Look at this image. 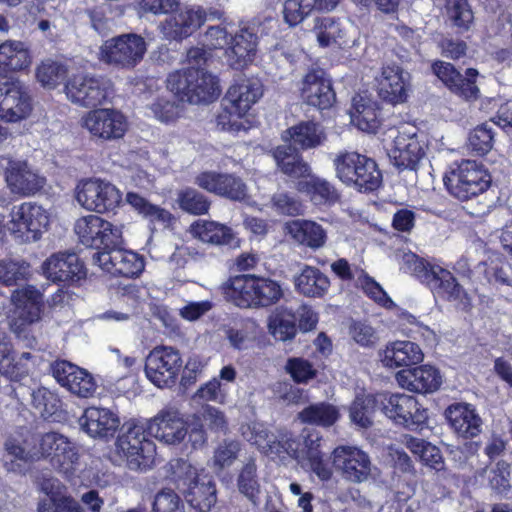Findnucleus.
<instances>
[{
    "label": "nucleus",
    "mask_w": 512,
    "mask_h": 512,
    "mask_svg": "<svg viewBox=\"0 0 512 512\" xmlns=\"http://www.w3.org/2000/svg\"><path fill=\"white\" fill-rule=\"evenodd\" d=\"M336 178L359 192H373L382 184V173L377 163L354 151L339 152L334 160Z\"/></svg>",
    "instance_id": "nucleus-1"
},
{
    "label": "nucleus",
    "mask_w": 512,
    "mask_h": 512,
    "mask_svg": "<svg viewBox=\"0 0 512 512\" xmlns=\"http://www.w3.org/2000/svg\"><path fill=\"white\" fill-rule=\"evenodd\" d=\"M167 88L191 104L211 102L220 94L217 79L203 68L188 67L169 74Z\"/></svg>",
    "instance_id": "nucleus-2"
},
{
    "label": "nucleus",
    "mask_w": 512,
    "mask_h": 512,
    "mask_svg": "<svg viewBox=\"0 0 512 512\" xmlns=\"http://www.w3.org/2000/svg\"><path fill=\"white\" fill-rule=\"evenodd\" d=\"M444 182L452 196L466 201L486 191L491 176L482 164L463 160L446 175Z\"/></svg>",
    "instance_id": "nucleus-3"
},
{
    "label": "nucleus",
    "mask_w": 512,
    "mask_h": 512,
    "mask_svg": "<svg viewBox=\"0 0 512 512\" xmlns=\"http://www.w3.org/2000/svg\"><path fill=\"white\" fill-rule=\"evenodd\" d=\"M49 224V214L40 205L23 202L14 205L9 213L7 228L21 243L36 242Z\"/></svg>",
    "instance_id": "nucleus-4"
},
{
    "label": "nucleus",
    "mask_w": 512,
    "mask_h": 512,
    "mask_svg": "<svg viewBox=\"0 0 512 512\" xmlns=\"http://www.w3.org/2000/svg\"><path fill=\"white\" fill-rule=\"evenodd\" d=\"M146 50L143 37L127 33L106 40L100 47V59L109 65L132 69L142 61Z\"/></svg>",
    "instance_id": "nucleus-5"
},
{
    "label": "nucleus",
    "mask_w": 512,
    "mask_h": 512,
    "mask_svg": "<svg viewBox=\"0 0 512 512\" xmlns=\"http://www.w3.org/2000/svg\"><path fill=\"white\" fill-rule=\"evenodd\" d=\"M75 198L82 208L96 213L113 211L122 201L118 188L100 178L81 180L75 188Z\"/></svg>",
    "instance_id": "nucleus-6"
},
{
    "label": "nucleus",
    "mask_w": 512,
    "mask_h": 512,
    "mask_svg": "<svg viewBox=\"0 0 512 512\" xmlns=\"http://www.w3.org/2000/svg\"><path fill=\"white\" fill-rule=\"evenodd\" d=\"M64 91L73 104L94 108L102 105L111 96L112 84L106 78L80 73L67 80Z\"/></svg>",
    "instance_id": "nucleus-7"
},
{
    "label": "nucleus",
    "mask_w": 512,
    "mask_h": 512,
    "mask_svg": "<svg viewBox=\"0 0 512 512\" xmlns=\"http://www.w3.org/2000/svg\"><path fill=\"white\" fill-rule=\"evenodd\" d=\"M182 365L179 350L171 346H156L146 357L145 373L155 386L170 388L175 385Z\"/></svg>",
    "instance_id": "nucleus-8"
},
{
    "label": "nucleus",
    "mask_w": 512,
    "mask_h": 512,
    "mask_svg": "<svg viewBox=\"0 0 512 512\" xmlns=\"http://www.w3.org/2000/svg\"><path fill=\"white\" fill-rule=\"evenodd\" d=\"M380 410L396 424L408 429H418L427 418V410L422 408L414 396L404 393H379Z\"/></svg>",
    "instance_id": "nucleus-9"
},
{
    "label": "nucleus",
    "mask_w": 512,
    "mask_h": 512,
    "mask_svg": "<svg viewBox=\"0 0 512 512\" xmlns=\"http://www.w3.org/2000/svg\"><path fill=\"white\" fill-rule=\"evenodd\" d=\"M386 136L391 140L388 155L393 164L401 170H414L424 155L416 128L408 125L391 128Z\"/></svg>",
    "instance_id": "nucleus-10"
},
{
    "label": "nucleus",
    "mask_w": 512,
    "mask_h": 512,
    "mask_svg": "<svg viewBox=\"0 0 512 512\" xmlns=\"http://www.w3.org/2000/svg\"><path fill=\"white\" fill-rule=\"evenodd\" d=\"M74 231L83 245L97 249L103 247L104 250L116 247L122 237L118 227L97 215L77 219Z\"/></svg>",
    "instance_id": "nucleus-11"
},
{
    "label": "nucleus",
    "mask_w": 512,
    "mask_h": 512,
    "mask_svg": "<svg viewBox=\"0 0 512 512\" xmlns=\"http://www.w3.org/2000/svg\"><path fill=\"white\" fill-rule=\"evenodd\" d=\"M32 111L27 87L17 79L0 78V118L7 122L25 119Z\"/></svg>",
    "instance_id": "nucleus-12"
},
{
    "label": "nucleus",
    "mask_w": 512,
    "mask_h": 512,
    "mask_svg": "<svg viewBox=\"0 0 512 512\" xmlns=\"http://www.w3.org/2000/svg\"><path fill=\"white\" fill-rule=\"evenodd\" d=\"M81 121L82 127L87 129L92 137L102 141L120 139L128 129L126 117L115 109H94L88 112Z\"/></svg>",
    "instance_id": "nucleus-13"
},
{
    "label": "nucleus",
    "mask_w": 512,
    "mask_h": 512,
    "mask_svg": "<svg viewBox=\"0 0 512 512\" xmlns=\"http://www.w3.org/2000/svg\"><path fill=\"white\" fill-rule=\"evenodd\" d=\"M331 457L334 467L345 480L362 483L371 475L372 463L368 453L356 446H337Z\"/></svg>",
    "instance_id": "nucleus-14"
},
{
    "label": "nucleus",
    "mask_w": 512,
    "mask_h": 512,
    "mask_svg": "<svg viewBox=\"0 0 512 512\" xmlns=\"http://www.w3.org/2000/svg\"><path fill=\"white\" fill-rule=\"evenodd\" d=\"M206 21V12L199 6H185L172 11L159 25L167 40L181 41L191 36Z\"/></svg>",
    "instance_id": "nucleus-15"
},
{
    "label": "nucleus",
    "mask_w": 512,
    "mask_h": 512,
    "mask_svg": "<svg viewBox=\"0 0 512 512\" xmlns=\"http://www.w3.org/2000/svg\"><path fill=\"white\" fill-rule=\"evenodd\" d=\"M117 453L125 458L131 470L146 466V461L154 454V444L145 437L141 426L134 425L122 434L116 442Z\"/></svg>",
    "instance_id": "nucleus-16"
},
{
    "label": "nucleus",
    "mask_w": 512,
    "mask_h": 512,
    "mask_svg": "<svg viewBox=\"0 0 512 512\" xmlns=\"http://www.w3.org/2000/svg\"><path fill=\"white\" fill-rule=\"evenodd\" d=\"M93 263L113 275L127 278L138 276L144 269L143 258L137 253L111 247L109 250L95 252Z\"/></svg>",
    "instance_id": "nucleus-17"
},
{
    "label": "nucleus",
    "mask_w": 512,
    "mask_h": 512,
    "mask_svg": "<svg viewBox=\"0 0 512 512\" xmlns=\"http://www.w3.org/2000/svg\"><path fill=\"white\" fill-rule=\"evenodd\" d=\"M195 184L232 201H244L248 197L246 183L235 174L206 171L196 176Z\"/></svg>",
    "instance_id": "nucleus-18"
},
{
    "label": "nucleus",
    "mask_w": 512,
    "mask_h": 512,
    "mask_svg": "<svg viewBox=\"0 0 512 512\" xmlns=\"http://www.w3.org/2000/svg\"><path fill=\"white\" fill-rule=\"evenodd\" d=\"M433 73L456 95L466 100H476L479 97V88L476 78L479 73L474 68H468L463 76L448 62L436 61L432 65Z\"/></svg>",
    "instance_id": "nucleus-19"
},
{
    "label": "nucleus",
    "mask_w": 512,
    "mask_h": 512,
    "mask_svg": "<svg viewBox=\"0 0 512 512\" xmlns=\"http://www.w3.org/2000/svg\"><path fill=\"white\" fill-rule=\"evenodd\" d=\"M148 429L152 436L168 445L179 444L187 436L185 419L174 407H167L158 412L149 422Z\"/></svg>",
    "instance_id": "nucleus-20"
},
{
    "label": "nucleus",
    "mask_w": 512,
    "mask_h": 512,
    "mask_svg": "<svg viewBox=\"0 0 512 512\" xmlns=\"http://www.w3.org/2000/svg\"><path fill=\"white\" fill-rule=\"evenodd\" d=\"M52 374L61 386L78 397H91L97 389L93 376L70 362H55L52 366Z\"/></svg>",
    "instance_id": "nucleus-21"
},
{
    "label": "nucleus",
    "mask_w": 512,
    "mask_h": 512,
    "mask_svg": "<svg viewBox=\"0 0 512 512\" xmlns=\"http://www.w3.org/2000/svg\"><path fill=\"white\" fill-rule=\"evenodd\" d=\"M410 85V74L397 64H386L382 67L378 79V94L384 101L393 105L407 100Z\"/></svg>",
    "instance_id": "nucleus-22"
},
{
    "label": "nucleus",
    "mask_w": 512,
    "mask_h": 512,
    "mask_svg": "<svg viewBox=\"0 0 512 512\" xmlns=\"http://www.w3.org/2000/svg\"><path fill=\"white\" fill-rule=\"evenodd\" d=\"M44 276L54 282H74L85 276L83 263L75 253H55L42 264Z\"/></svg>",
    "instance_id": "nucleus-23"
},
{
    "label": "nucleus",
    "mask_w": 512,
    "mask_h": 512,
    "mask_svg": "<svg viewBox=\"0 0 512 512\" xmlns=\"http://www.w3.org/2000/svg\"><path fill=\"white\" fill-rule=\"evenodd\" d=\"M301 96L308 105L321 110L331 107L335 101L331 82L322 69H313L304 76Z\"/></svg>",
    "instance_id": "nucleus-24"
},
{
    "label": "nucleus",
    "mask_w": 512,
    "mask_h": 512,
    "mask_svg": "<svg viewBox=\"0 0 512 512\" xmlns=\"http://www.w3.org/2000/svg\"><path fill=\"white\" fill-rule=\"evenodd\" d=\"M396 380L403 389L415 393H433L442 384L440 371L431 365H421L412 369L397 372Z\"/></svg>",
    "instance_id": "nucleus-25"
},
{
    "label": "nucleus",
    "mask_w": 512,
    "mask_h": 512,
    "mask_svg": "<svg viewBox=\"0 0 512 512\" xmlns=\"http://www.w3.org/2000/svg\"><path fill=\"white\" fill-rule=\"evenodd\" d=\"M5 179L12 193L31 196L45 185V178L40 176L26 162L10 161L5 171Z\"/></svg>",
    "instance_id": "nucleus-26"
},
{
    "label": "nucleus",
    "mask_w": 512,
    "mask_h": 512,
    "mask_svg": "<svg viewBox=\"0 0 512 512\" xmlns=\"http://www.w3.org/2000/svg\"><path fill=\"white\" fill-rule=\"evenodd\" d=\"M120 424L115 412L102 407H88L80 418L81 427L93 438L113 437Z\"/></svg>",
    "instance_id": "nucleus-27"
},
{
    "label": "nucleus",
    "mask_w": 512,
    "mask_h": 512,
    "mask_svg": "<svg viewBox=\"0 0 512 512\" xmlns=\"http://www.w3.org/2000/svg\"><path fill=\"white\" fill-rule=\"evenodd\" d=\"M228 45L225 51L228 65L234 69H241L252 62L256 54L257 37L245 28L231 37Z\"/></svg>",
    "instance_id": "nucleus-28"
},
{
    "label": "nucleus",
    "mask_w": 512,
    "mask_h": 512,
    "mask_svg": "<svg viewBox=\"0 0 512 512\" xmlns=\"http://www.w3.org/2000/svg\"><path fill=\"white\" fill-rule=\"evenodd\" d=\"M445 415L452 429L460 437L474 438L482 430L481 418L468 404L451 405L446 409Z\"/></svg>",
    "instance_id": "nucleus-29"
},
{
    "label": "nucleus",
    "mask_w": 512,
    "mask_h": 512,
    "mask_svg": "<svg viewBox=\"0 0 512 512\" xmlns=\"http://www.w3.org/2000/svg\"><path fill=\"white\" fill-rule=\"evenodd\" d=\"M284 231L294 242L310 249L322 248L327 240L326 230L310 220H291L285 223Z\"/></svg>",
    "instance_id": "nucleus-30"
},
{
    "label": "nucleus",
    "mask_w": 512,
    "mask_h": 512,
    "mask_svg": "<svg viewBox=\"0 0 512 512\" xmlns=\"http://www.w3.org/2000/svg\"><path fill=\"white\" fill-rule=\"evenodd\" d=\"M262 94L263 89L259 80L241 79L229 88L224 100L234 111L245 116Z\"/></svg>",
    "instance_id": "nucleus-31"
},
{
    "label": "nucleus",
    "mask_w": 512,
    "mask_h": 512,
    "mask_svg": "<svg viewBox=\"0 0 512 512\" xmlns=\"http://www.w3.org/2000/svg\"><path fill=\"white\" fill-rule=\"evenodd\" d=\"M284 138L289 139L295 148L310 150L322 146L327 140V134L320 123L308 120L287 129Z\"/></svg>",
    "instance_id": "nucleus-32"
},
{
    "label": "nucleus",
    "mask_w": 512,
    "mask_h": 512,
    "mask_svg": "<svg viewBox=\"0 0 512 512\" xmlns=\"http://www.w3.org/2000/svg\"><path fill=\"white\" fill-rule=\"evenodd\" d=\"M423 358L419 345L411 341L393 342L381 354V362L388 368L416 365L422 362Z\"/></svg>",
    "instance_id": "nucleus-33"
},
{
    "label": "nucleus",
    "mask_w": 512,
    "mask_h": 512,
    "mask_svg": "<svg viewBox=\"0 0 512 512\" xmlns=\"http://www.w3.org/2000/svg\"><path fill=\"white\" fill-rule=\"evenodd\" d=\"M351 123L359 130L374 133L379 126L377 103L367 96L356 95L349 110Z\"/></svg>",
    "instance_id": "nucleus-34"
},
{
    "label": "nucleus",
    "mask_w": 512,
    "mask_h": 512,
    "mask_svg": "<svg viewBox=\"0 0 512 512\" xmlns=\"http://www.w3.org/2000/svg\"><path fill=\"white\" fill-rule=\"evenodd\" d=\"M314 32L318 43L322 47L331 44L339 46L347 43V34L352 25L347 21H340L334 17L325 16L315 18Z\"/></svg>",
    "instance_id": "nucleus-35"
},
{
    "label": "nucleus",
    "mask_w": 512,
    "mask_h": 512,
    "mask_svg": "<svg viewBox=\"0 0 512 512\" xmlns=\"http://www.w3.org/2000/svg\"><path fill=\"white\" fill-rule=\"evenodd\" d=\"M184 495L191 507L208 512L217 502L216 484L211 476L202 475L191 487L184 489Z\"/></svg>",
    "instance_id": "nucleus-36"
},
{
    "label": "nucleus",
    "mask_w": 512,
    "mask_h": 512,
    "mask_svg": "<svg viewBox=\"0 0 512 512\" xmlns=\"http://www.w3.org/2000/svg\"><path fill=\"white\" fill-rule=\"evenodd\" d=\"M225 298L240 308L255 307L254 275H238L222 285Z\"/></svg>",
    "instance_id": "nucleus-37"
},
{
    "label": "nucleus",
    "mask_w": 512,
    "mask_h": 512,
    "mask_svg": "<svg viewBox=\"0 0 512 512\" xmlns=\"http://www.w3.org/2000/svg\"><path fill=\"white\" fill-rule=\"evenodd\" d=\"M340 0H286L284 19L290 26H295L307 18L314 10L331 11Z\"/></svg>",
    "instance_id": "nucleus-38"
},
{
    "label": "nucleus",
    "mask_w": 512,
    "mask_h": 512,
    "mask_svg": "<svg viewBox=\"0 0 512 512\" xmlns=\"http://www.w3.org/2000/svg\"><path fill=\"white\" fill-rule=\"evenodd\" d=\"M193 238L211 245H227L234 238L230 227L216 221L197 220L189 227Z\"/></svg>",
    "instance_id": "nucleus-39"
},
{
    "label": "nucleus",
    "mask_w": 512,
    "mask_h": 512,
    "mask_svg": "<svg viewBox=\"0 0 512 512\" xmlns=\"http://www.w3.org/2000/svg\"><path fill=\"white\" fill-rule=\"evenodd\" d=\"M4 448L5 454L3 456V463L4 467L9 472L24 474L31 463L38 461L35 455V446L31 449H27V447L23 446L17 439H7Z\"/></svg>",
    "instance_id": "nucleus-40"
},
{
    "label": "nucleus",
    "mask_w": 512,
    "mask_h": 512,
    "mask_svg": "<svg viewBox=\"0 0 512 512\" xmlns=\"http://www.w3.org/2000/svg\"><path fill=\"white\" fill-rule=\"evenodd\" d=\"M294 284L300 294L314 298L323 297L330 287L328 277L318 268L308 265L295 276Z\"/></svg>",
    "instance_id": "nucleus-41"
},
{
    "label": "nucleus",
    "mask_w": 512,
    "mask_h": 512,
    "mask_svg": "<svg viewBox=\"0 0 512 512\" xmlns=\"http://www.w3.org/2000/svg\"><path fill=\"white\" fill-rule=\"evenodd\" d=\"M273 157L281 172L289 177L303 178L311 173L309 164L292 145L278 146L273 151Z\"/></svg>",
    "instance_id": "nucleus-42"
},
{
    "label": "nucleus",
    "mask_w": 512,
    "mask_h": 512,
    "mask_svg": "<svg viewBox=\"0 0 512 512\" xmlns=\"http://www.w3.org/2000/svg\"><path fill=\"white\" fill-rule=\"evenodd\" d=\"M42 302V293L32 285L16 289L11 294V303L23 311L21 316L27 323L39 318Z\"/></svg>",
    "instance_id": "nucleus-43"
},
{
    "label": "nucleus",
    "mask_w": 512,
    "mask_h": 512,
    "mask_svg": "<svg viewBox=\"0 0 512 512\" xmlns=\"http://www.w3.org/2000/svg\"><path fill=\"white\" fill-rule=\"evenodd\" d=\"M431 275L427 285L439 296L449 301H462L466 296L465 290L450 271L437 265Z\"/></svg>",
    "instance_id": "nucleus-44"
},
{
    "label": "nucleus",
    "mask_w": 512,
    "mask_h": 512,
    "mask_svg": "<svg viewBox=\"0 0 512 512\" xmlns=\"http://www.w3.org/2000/svg\"><path fill=\"white\" fill-rule=\"evenodd\" d=\"M30 55L23 42L6 41L0 44V68L4 71H20L29 67Z\"/></svg>",
    "instance_id": "nucleus-45"
},
{
    "label": "nucleus",
    "mask_w": 512,
    "mask_h": 512,
    "mask_svg": "<svg viewBox=\"0 0 512 512\" xmlns=\"http://www.w3.org/2000/svg\"><path fill=\"white\" fill-rule=\"evenodd\" d=\"M307 179L298 183V190L309 195L315 204L334 203L339 194L336 188L326 179L309 174Z\"/></svg>",
    "instance_id": "nucleus-46"
},
{
    "label": "nucleus",
    "mask_w": 512,
    "mask_h": 512,
    "mask_svg": "<svg viewBox=\"0 0 512 512\" xmlns=\"http://www.w3.org/2000/svg\"><path fill=\"white\" fill-rule=\"evenodd\" d=\"M239 493L256 505L261 493V484L254 459H249L239 470L236 478Z\"/></svg>",
    "instance_id": "nucleus-47"
},
{
    "label": "nucleus",
    "mask_w": 512,
    "mask_h": 512,
    "mask_svg": "<svg viewBox=\"0 0 512 512\" xmlns=\"http://www.w3.org/2000/svg\"><path fill=\"white\" fill-rule=\"evenodd\" d=\"M340 417L338 408L327 402L311 404L298 414V419L305 424L330 427Z\"/></svg>",
    "instance_id": "nucleus-48"
},
{
    "label": "nucleus",
    "mask_w": 512,
    "mask_h": 512,
    "mask_svg": "<svg viewBox=\"0 0 512 512\" xmlns=\"http://www.w3.org/2000/svg\"><path fill=\"white\" fill-rule=\"evenodd\" d=\"M268 329L276 340L293 339L297 332L295 314L285 307L276 308L269 316Z\"/></svg>",
    "instance_id": "nucleus-49"
},
{
    "label": "nucleus",
    "mask_w": 512,
    "mask_h": 512,
    "mask_svg": "<svg viewBox=\"0 0 512 512\" xmlns=\"http://www.w3.org/2000/svg\"><path fill=\"white\" fill-rule=\"evenodd\" d=\"M51 465L60 473L70 476L79 465V454L74 443L62 435V443L49 458Z\"/></svg>",
    "instance_id": "nucleus-50"
},
{
    "label": "nucleus",
    "mask_w": 512,
    "mask_h": 512,
    "mask_svg": "<svg viewBox=\"0 0 512 512\" xmlns=\"http://www.w3.org/2000/svg\"><path fill=\"white\" fill-rule=\"evenodd\" d=\"M377 409H380L379 393L357 396L349 409L350 420L361 428H367L372 425V418Z\"/></svg>",
    "instance_id": "nucleus-51"
},
{
    "label": "nucleus",
    "mask_w": 512,
    "mask_h": 512,
    "mask_svg": "<svg viewBox=\"0 0 512 512\" xmlns=\"http://www.w3.org/2000/svg\"><path fill=\"white\" fill-rule=\"evenodd\" d=\"M301 443L293 437L292 433L286 430H281L274 437L268 455L271 457H278L281 460L287 457L301 461L303 452L300 451Z\"/></svg>",
    "instance_id": "nucleus-52"
},
{
    "label": "nucleus",
    "mask_w": 512,
    "mask_h": 512,
    "mask_svg": "<svg viewBox=\"0 0 512 512\" xmlns=\"http://www.w3.org/2000/svg\"><path fill=\"white\" fill-rule=\"evenodd\" d=\"M32 405L42 418L48 420L62 411V402L53 391L40 387L32 392Z\"/></svg>",
    "instance_id": "nucleus-53"
},
{
    "label": "nucleus",
    "mask_w": 512,
    "mask_h": 512,
    "mask_svg": "<svg viewBox=\"0 0 512 512\" xmlns=\"http://www.w3.org/2000/svg\"><path fill=\"white\" fill-rule=\"evenodd\" d=\"M31 276L30 264L21 259L0 260V283L6 286L17 285Z\"/></svg>",
    "instance_id": "nucleus-54"
},
{
    "label": "nucleus",
    "mask_w": 512,
    "mask_h": 512,
    "mask_svg": "<svg viewBox=\"0 0 512 512\" xmlns=\"http://www.w3.org/2000/svg\"><path fill=\"white\" fill-rule=\"evenodd\" d=\"M255 307H267L277 303L283 296L280 284L270 278L254 275Z\"/></svg>",
    "instance_id": "nucleus-55"
},
{
    "label": "nucleus",
    "mask_w": 512,
    "mask_h": 512,
    "mask_svg": "<svg viewBox=\"0 0 512 512\" xmlns=\"http://www.w3.org/2000/svg\"><path fill=\"white\" fill-rule=\"evenodd\" d=\"M126 201L151 222L168 224L173 218L169 211L149 203L145 198L137 193L128 192L126 195Z\"/></svg>",
    "instance_id": "nucleus-56"
},
{
    "label": "nucleus",
    "mask_w": 512,
    "mask_h": 512,
    "mask_svg": "<svg viewBox=\"0 0 512 512\" xmlns=\"http://www.w3.org/2000/svg\"><path fill=\"white\" fill-rule=\"evenodd\" d=\"M177 203L184 212L192 215L208 213L211 205L209 199L203 193L191 187L178 192Z\"/></svg>",
    "instance_id": "nucleus-57"
},
{
    "label": "nucleus",
    "mask_w": 512,
    "mask_h": 512,
    "mask_svg": "<svg viewBox=\"0 0 512 512\" xmlns=\"http://www.w3.org/2000/svg\"><path fill=\"white\" fill-rule=\"evenodd\" d=\"M445 9L453 26L464 31L470 29L474 15L468 0H446Z\"/></svg>",
    "instance_id": "nucleus-58"
},
{
    "label": "nucleus",
    "mask_w": 512,
    "mask_h": 512,
    "mask_svg": "<svg viewBox=\"0 0 512 512\" xmlns=\"http://www.w3.org/2000/svg\"><path fill=\"white\" fill-rule=\"evenodd\" d=\"M400 270L427 284L436 265H432L412 252L403 253L399 259Z\"/></svg>",
    "instance_id": "nucleus-59"
},
{
    "label": "nucleus",
    "mask_w": 512,
    "mask_h": 512,
    "mask_svg": "<svg viewBox=\"0 0 512 512\" xmlns=\"http://www.w3.org/2000/svg\"><path fill=\"white\" fill-rule=\"evenodd\" d=\"M28 373V368L20 362H15V356L10 343L0 342V374L17 381Z\"/></svg>",
    "instance_id": "nucleus-60"
},
{
    "label": "nucleus",
    "mask_w": 512,
    "mask_h": 512,
    "mask_svg": "<svg viewBox=\"0 0 512 512\" xmlns=\"http://www.w3.org/2000/svg\"><path fill=\"white\" fill-rule=\"evenodd\" d=\"M67 68L56 61H43L36 69V78L45 88L53 89L57 87L66 77Z\"/></svg>",
    "instance_id": "nucleus-61"
},
{
    "label": "nucleus",
    "mask_w": 512,
    "mask_h": 512,
    "mask_svg": "<svg viewBox=\"0 0 512 512\" xmlns=\"http://www.w3.org/2000/svg\"><path fill=\"white\" fill-rule=\"evenodd\" d=\"M240 450V442L232 439L223 440L214 450L212 458L213 468L216 471H222L230 467L238 458Z\"/></svg>",
    "instance_id": "nucleus-62"
},
{
    "label": "nucleus",
    "mask_w": 512,
    "mask_h": 512,
    "mask_svg": "<svg viewBox=\"0 0 512 512\" xmlns=\"http://www.w3.org/2000/svg\"><path fill=\"white\" fill-rule=\"evenodd\" d=\"M494 136L493 125L483 123L470 132L468 138L469 146L476 153L484 155L493 148Z\"/></svg>",
    "instance_id": "nucleus-63"
},
{
    "label": "nucleus",
    "mask_w": 512,
    "mask_h": 512,
    "mask_svg": "<svg viewBox=\"0 0 512 512\" xmlns=\"http://www.w3.org/2000/svg\"><path fill=\"white\" fill-rule=\"evenodd\" d=\"M153 512H185L184 502L172 489L164 488L154 497Z\"/></svg>",
    "instance_id": "nucleus-64"
}]
</instances>
